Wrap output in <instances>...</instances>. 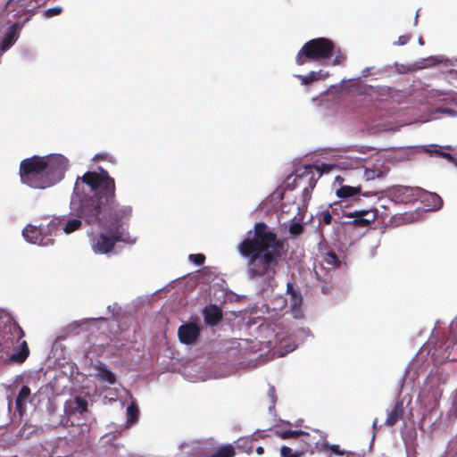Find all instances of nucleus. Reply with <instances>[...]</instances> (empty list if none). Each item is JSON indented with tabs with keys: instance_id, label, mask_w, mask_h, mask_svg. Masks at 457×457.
Here are the masks:
<instances>
[{
	"instance_id": "1",
	"label": "nucleus",
	"mask_w": 457,
	"mask_h": 457,
	"mask_svg": "<svg viewBox=\"0 0 457 457\" xmlns=\"http://www.w3.org/2000/svg\"><path fill=\"white\" fill-rule=\"evenodd\" d=\"M98 170L99 172L87 171L77 178L71 195V209L87 225L105 230L90 237L93 252L105 254L113 250L117 242L126 241L123 226L129 221L132 209L119 204L114 179L104 168L98 167Z\"/></svg>"
},
{
	"instance_id": "2",
	"label": "nucleus",
	"mask_w": 457,
	"mask_h": 457,
	"mask_svg": "<svg viewBox=\"0 0 457 457\" xmlns=\"http://www.w3.org/2000/svg\"><path fill=\"white\" fill-rule=\"evenodd\" d=\"M284 242L264 222L254 225L253 237L238 245L240 254L247 258L246 274L250 279L261 278L270 285L274 281L285 251Z\"/></svg>"
},
{
	"instance_id": "3",
	"label": "nucleus",
	"mask_w": 457,
	"mask_h": 457,
	"mask_svg": "<svg viewBox=\"0 0 457 457\" xmlns=\"http://www.w3.org/2000/svg\"><path fill=\"white\" fill-rule=\"evenodd\" d=\"M69 167V161L62 154L34 155L20 164L21 181L37 189H45L60 182Z\"/></svg>"
},
{
	"instance_id": "4",
	"label": "nucleus",
	"mask_w": 457,
	"mask_h": 457,
	"mask_svg": "<svg viewBox=\"0 0 457 457\" xmlns=\"http://www.w3.org/2000/svg\"><path fill=\"white\" fill-rule=\"evenodd\" d=\"M336 46L326 37H317L307 41L295 56V63L299 66L308 62H318L330 58L335 54Z\"/></svg>"
},
{
	"instance_id": "5",
	"label": "nucleus",
	"mask_w": 457,
	"mask_h": 457,
	"mask_svg": "<svg viewBox=\"0 0 457 457\" xmlns=\"http://www.w3.org/2000/svg\"><path fill=\"white\" fill-rule=\"evenodd\" d=\"M4 326L7 328V332H4V344H7V342L10 341L12 345H19V351L11 354L9 360L14 363H23L29 354L28 343L22 340L25 332L19 323L10 315H6Z\"/></svg>"
},
{
	"instance_id": "6",
	"label": "nucleus",
	"mask_w": 457,
	"mask_h": 457,
	"mask_svg": "<svg viewBox=\"0 0 457 457\" xmlns=\"http://www.w3.org/2000/svg\"><path fill=\"white\" fill-rule=\"evenodd\" d=\"M315 167L313 164L303 165V167H299L295 170L293 176H288L286 179V183L290 189L295 188L298 185H301L302 182L307 181L308 186H306L303 189V202H307L312 197V191L316 186L318 181V178L315 177L314 174Z\"/></svg>"
},
{
	"instance_id": "7",
	"label": "nucleus",
	"mask_w": 457,
	"mask_h": 457,
	"mask_svg": "<svg viewBox=\"0 0 457 457\" xmlns=\"http://www.w3.org/2000/svg\"><path fill=\"white\" fill-rule=\"evenodd\" d=\"M53 230H57L54 224H49L46 228L32 225L26 226L22 230L25 239L31 244L48 246L54 244Z\"/></svg>"
},
{
	"instance_id": "8",
	"label": "nucleus",
	"mask_w": 457,
	"mask_h": 457,
	"mask_svg": "<svg viewBox=\"0 0 457 457\" xmlns=\"http://www.w3.org/2000/svg\"><path fill=\"white\" fill-rule=\"evenodd\" d=\"M441 395L442 392L437 386H431L428 390L426 388L421 390L419 395V401L424 407L426 413H429L438 407Z\"/></svg>"
},
{
	"instance_id": "9",
	"label": "nucleus",
	"mask_w": 457,
	"mask_h": 457,
	"mask_svg": "<svg viewBox=\"0 0 457 457\" xmlns=\"http://www.w3.org/2000/svg\"><path fill=\"white\" fill-rule=\"evenodd\" d=\"M345 217L353 218L349 224L356 227H367L377 220L378 211L376 209L359 210L345 214Z\"/></svg>"
},
{
	"instance_id": "10",
	"label": "nucleus",
	"mask_w": 457,
	"mask_h": 457,
	"mask_svg": "<svg viewBox=\"0 0 457 457\" xmlns=\"http://www.w3.org/2000/svg\"><path fill=\"white\" fill-rule=\"evenodd\" d=\"M179 341L185 345L194 344L200 336V328L195 322H187L178 329Z\"/></svg>"
},
{
	"instance_id": "11",
	"label": "nucleus",
	"mask_w": 457,
	"mask_h": 457,
	"mask_svg": "<svg viewBox=\"0 0 457 457\" xmlns=\"http://www.w3.org/2000/svg\"><path fill=\"white\" fill-rule=\"evenodd\" d=\"M287 292L290 295V308L294 314V317L296 319L303 318V311H302V303L303 297L301 292L295 289L292 283H287Z\"/></svg>"
},
{
	"instance_id": "12",
	"label": "nucleus",
	"mask_w": 457,
	"mask_h": 457,
	"mask_svg": "<svg viewBox=\"0 0 457 457\" xmlns=\"http://www.w3.org/2000/svg\"><path fill=\"white\" fill-rule=\"evenodd\" d=\"M203 316L206 325L214 327L220 322L223 314L219 306L216 304H209L204 308Z\"/></svg>"
},
{
	"instance_id": "13",
	"label": "nucleus",
	"mask_w": 457,
	"mask_h": 457,
	"mask_svg": "<svg viewBox=\"0 0 457 457\" xmlns=\"http://www.w3.org/2000/svg\"><path fill=\"white\" fill-rule=\"evenodd\" d=\"M363 160L354 156L341 157L338 161V166L341 170H354L356 175L361 168Z\"/></svg>"
},
{
	"instance_id": "14",
	"label": "nucleus",
	"mask_w": 457,
	"mask_h": 457,
	"mask_svg": "<svg viewBox=\"0 0 457 457\" xmlns=\"http://www.w3.org/2000/svg\"><path fill=\"white\" fill-rule=\"evenodd\" d=\"M31 395L28 386H22L15 400V409L21 416L26 412V405Z\"/></svg>"
},
{
	"instance_id": "15",
	"label": "nucleus",
	"mask_w": 457,
	"mask_h": 457,
	"mask_svg": "<svg viewBox=\"0 0 457 457\" xmlns=\"http://www.w3.org/2000/svg\"><path fill=\"white\" fill-rule=\"evenodd\" d=\"M404 413L403 402L397 401L393 409L388 412L385 424L387 427L394 426L400 419L403 418Z\"/></svg>"
},
{
	"instance_id": "16",
	"label": "nucleus",
	"mask_w": 457,
	"mask_h": 457,
	"mask_svg": "<svg viewBox=\"0 0 457 457\" xmlns=\"http://www.w3.org/2000/svg\"><path fill=\"white\" fill-rule=\"evenodd\" d=\"M96 377L98 380L107 382L111 385L115 384L116 376L106 367V365L100 363L96 365Z\"/></svg>"
},
{
	"instance_id": "17",
	"label": "nucleus",
	"mask_w": 457,
	"mask_h": 457,
	"mask_svg": "<svg viewBox=\"0 0 457 457\" xmlns=\"http://www.w3.org/2000/svg\"><path fill=\"white\" fill-rule=\"evenodd\" d=\"M361 192V186L360 184L356 186H347L344 185L341 186L336 191V195L338 198H349L352 196H354L356 195H360Z\"/></svg>"
},
{
	"instance_id": "18",
	"label": "nucleus",
	"mask_w": 457,
	"mask_h": 457,
	"mask_svg": "<svg viewBox=\"0 0 457 457\" xmlns=\"http://www.w3.org/2000/svg\"><path fill=\"white\" fill-rule=\"evenodd\" d=\"M70 208H71V203L70 204ZM71 214L76 218L68 220L67 222L65 223V225L63 227V231L66 234H71V233L79 229L82 225V220L84 221V220L82 218H80L79 215H76L73 213L72 209H71Z\"/></svg>"
},
{
	"instance_id": "19",
	"label": "nucleus",
	"mask_w": 457,
	"mask_h": 457,
	"mask_svg": "<svg viewBox=\"0 0 457 457\" xmlns=\"http://www.w3.org/2000/svg\"><path fill=\"white\" fill-rule=\"evenodd\" d=\"M17 29H18V24H16V23H13L9 27L8 31L5 33V35L2 40V43H1L2 50L4 51V50L8 49L13 44V42L15 40V34H16Z\"/></svg>"
},
{
	"instance_id": "20",
	"label": "nucleus",
	"mask_w": 457,
	"mask_h": 457,
	"mask_svg": "<svg viewBox=\"0 0 457 457\" xmlns=\"http://www.w3.org/2000/svg\"><path fill=\"white\" fill-rule=\"evenodd\" d=\"M450 339L453 345L447 347L451 349L447 358L451 361H457V325L451 327Z\"/></svg>"
},
{
	"instance_id": "21",
	"label": "nucleus",
	"mask_w": 457,
	"mask_h": 457,
	"mask_svg": "<svg viewBox=\"0 0 457 457\" xmlns=\"http://www.w3.org/2000/svg\"><path fill=\"white\" fill-rule=\"evenodd\" d=\"M382 175V171L378 169H369L363 164L359 170L357 174L358 177L364 179L365 180H372L376 178H379Z\"/></svg>"
},
{
	"instance_id": "22",
	"label": "nucleus",
	"mask_w": 457,
	"mask_h": 457,
	"mask_svg": "<svg viewBox=\"0 0 457 457\" xmlns=\"http://www.w3.org/2000/svg\"><path fill=\"white\" fill-rule=\"evenodd\" d=\"M235 455V448L230 445H226L220 446L210 457H234Z\"/></svg>"
},
{
	"instance_id": "23",
	"label": "nucleus",
	"mask_w": 457,
	"mask_h": 457,
	"mask_svg": "<svg viewBox=\"0 0 457 457\" xmlns=\"http://www.w3.org/2000/svg\"><path fill=\"white\" fill-rule=\"evenodd\" d=\"M425 200L429 203L428 206L435 210L440 209L443 205L442 198L436 193H426Z\"/></svg>"
},
{
	"instance_id": "24",
	"label": "nucleus",
	"mask_w": 457,
	"mask_h": 457,
	"mask_svg": "<svg viewBox=\"0 0 457 457\" xmlns=\"http://www.w3.org/2000/svg\"><path fill=\"white\" fill-rule=\"evenodd\" d=\"M138 408L134 403L129 404L127 407V422L128 424L135 423L138 419Z\"/></svg>"
},
{
	"instance_id": "25",
	"label": "nucleus",
	"mask_w": 457,
	"mask_h": 457,
	"mask_svg": "<svg viewBox=\"0 0 457 457\" xmlns=\"http://www.w3.org/2000/svg\"><path fill=\"white\" fill-rule=\"evenodd\" d=\"M323 261H324V262H326L328 265H329L332 268H336V267L339 266V263H340L337 253L333 251H329V252L326 253L323 257Z\"/></svg>"
},
{
	"instance_id": "26",
	"label": "nucleus",
	"mask_w": 457,
	"mask_h": 457,
	"mask_svg": "<svg viewBox=\"0 0 457 457\" xmlns=\"http://www.w3.org/2000/svg\"><path fill=\"white\" fill-rule=\"evenodd\" d=\"M317 219L320 223H324L325 225H329L332 222V215L328 208L325 210L319 211L317 212Z\"/></svg>"
},
{
	"instance_id": "27",
	"label": "nucleus",
	"mask_w": 457,
	"mask_h": 457,
	"mask_svg": "<svg viewBox=\"0 0 457 457\" xmlns=\"http://www.w3.org/2000/svg\"><path fill=\"white\" fill-rule=\"evenodd\" d=\"M74 407L73 409L79 413H84L87 411V401L80 396H76L74 398Z\"/></svg>"
},
{
	"instance_id": "28",
	"label": "nucleus",
	"mask_w": 457,
	"mask_h": 457,
	"mask_svg": "<svg viewBox=\"0 0 457 457\" xmlns=\"http://www.w3.org/2000/svg\"><path fill=\"white\" fill-rule=\"evenodd\" d=\"M315 167L314 174L315 177L318 178V179L320 178V176L323 173H328L330 172L335 165L333 164H327V163H321L320 165H313Z\"/></svg>"
},
{
	"instance_id": "29",
	"label": "nucleus",
	"mask_w": 457,
	"mask_h": 457,
	"mask_svg": "<svg viewBox=\"0 0 457 457\" xmlns=\"http://www.w3.org/2000/svg\"><path fill=\"white\" fill-rule=\"evenodd\" d=\"M302 437V441L307 445V449L313 446H317L318 442L315 441V437L312 436L309 433L303 431V434L299 435Z\"/></svg>"
},
{
	"instance_id": "30",
	"label": "nucleus",
	"mask_w": 457,
	"mask_h": 457,
	"mask_svg": "<svg viewBox=\"0 0 457 457\" xmlns=\"http://www.w3.org/2000/svg\"><path fill=\"white\" fill-rule=\"evenodd\" d=\"M296 78L301 80L302 85L309 86L313 82L317 81L314 71H311L308 75H296Z\"/></svg>"
},
{
	"instance_id": "31",
	"label": "nucleus",
	"mask_w": 457,
	"mask_h": 457,
	"mask_svg": "<svg viewBox=\"0 0 457 457\" xmlns=\"http://www.w3.org/2000/svg\"><path fill=\"white\" fill-rule=\"evenodd\" d=\"M278 434L282 439H288L299 436V435L303 434V430H279Z\"/></svg>"
},
{
	"instance_id": "32",
	"label": "nucleus",
	"mask_w": 457,
	"mask_h": 457,
	"mask_svg": "<svg viewBox=\"0 0 457 457\" xmlns=\"http://www.w3.org/2000/svg\"><path fill=\"white\" fill-rule=\"evenodd\" d=\"M288 231L293 236H299L303 232V226L300 222H293L290 224Z\"/></svg>"
},
{
	"instance_id": "33",
	"label": "nucleus",
	"mask_w": 457,
	"mask_h": 457,
	"mask_svg": "<svg viewBox=\"0 0 457 457\" xmlns=\"http://www.w3.org/2000/svg\"><path fill=\"white\" fill-rule=\"evenodd\" d=\"M62 12V8L61 6H54L48 8L44 11V17L52 18L54 16H57Z\"/></svg>"
},
{
	"instance_id": "34",
	"label": "nucleus",
	"mask_w": 457,
	"mask_h": 457,
	"mask_svg": "<svg viewBox=\"0 0 457 457\" xmlns=\"http://www.w3.org/2000/svg\"><path fill=\"white\" fill-rule=\"evenodd\" d=\"M281 457H300L303 452L293 453L292 449L288 446H282L280 449Z\"/></svg>"
},
{
	"instance_id": "35",
	"label": "nucleus",
	"mask_w": 457,
	"mask_h": 457,
	"mask_svg": "<svg viewBox=\"0 0 457 457\" xmlns=\"http://www.w3.org/2000/svg\"><path fill=\"white\" fill-rule=\"evenodd\" d=\"M322 449L323 450H330L334 454L336 455H345V451H342L340 450V447L339 445H329L328 443L324 444L322 445Z\"/></svg>"
},
{
	"instance_id": "36",
	"label": "nucleus",
	"mask_w": 457,
	"mask_h": 457,
	"mask_svg": "<svg viewBox=\"0 0 457 457\" xmlns=\"http://www.w3.org/2000/svg\"><path fill=\"white\" fill-rule=\"evenodd\" d=\"M188 259L192 262H194L195 265H202V264H204V262L205 261V256L203 253H195V254H190L188 256Z\"/></svg>"
},
{
	"instance_id": "37",
	"label": "nucleus",
	"mask_w": 457,
	"mask_h": 457,
	"mask_svg": "<svg viewBox=\"0 0 457 457\" xmlns=\"http://www.w3.org/2000/svg\"><path fill=\"white\" fill-rule=\"evenodd\" d=\"M346 56L339 49L337 51L335 58L332 62L333 65H339L345 62Z\"/></svg>"
},
{
	"instance_id": "38",
	"label": "nucleus",
	"mask_w": 457,
	"mask_h": 457,
	"mask_svg": "<svg viewBox=\"0 0 457 457\" xmlns=\"http://www.w3.org/2000/svg\"><path fill=\"white\" fill-rule=\"evenodd\" d=\"M411 39V36L409 35H402L398 37V40L395 43V45L404 46Z\"/></svg>"
},
{
	"instance_id": "39",
	"label": "nucleus",
	"mask_w": 457,
	"mask_h": 457,
	"mask_svg": "<svg viewBox=\"0 0 457 457\" xmlns=\"http://www.w3.org/2000/svg\"><path fill=\"white\" fill-rule=\"evenodd\" d=\"M314 74L316 75L317 80L325 79L327 77H328V72L323 73L322 71H314Z\"/></svg>"
},
{
	"instance_id": "40",
	"label": "nucleus",
	"mask_w": 457,
	"mask_h": 457,
	"mask_svg": "<svg viewBox=\"0 0 457 457\" xmlns=\"http://www.w3.org/2000/svg\"><path fill=\"white\" fill-rule=\"evenodd\" d=\"M435 153H436L437 155L442 156V157H444V158H445V159H452V155H451L450 154H448V153L442 152V151H440V150H436Z\"/></svg>"
},
{
	"instance_id": "41",
	"label": "nucleus",
	"mask_w": 457,
	"mask_h": 457,
	"mask_svg": "<svg viewBox=\"0 0 457 457\" xmlns=\"http://www.w3.org/2000/svg\"><path fill=\"white\" fill-rule=\"evenodd\" d=\"M399 192H402L403 194L407 193L409 191H412L413 189L407 187H401L397 189Z\"/></svg>"
},
{
	"instance_id": "42",
	"label": "nucleus",
	"mask_w": 457,
	"mask_h": 457,
	"mask_svg": "<svg viewBox=\"0 0 457 457\" xmlns=\"http://www.w3.org/2000/svg\"><path fill=\"white\" fill-rule=\"evenodd\" d=\"M442 112L443 113H447V114H450V115L455 114V111H453L452 109H449V108L443 109Z\"/></svg>"
},
{
	"instance_id": "43",
	"label": "nucleus",
	"mask_w": 457,
	"mask_h": 457,
	"mask_svg": "<svg viewBox=\"0 0 457 457\" xmlns=\"http://www.w3.org/2000/svg\"><path fill=\"white\" fill-rule=\"evenodd\" d=\"M345 180V178L341 177V176H337L335 182H338L339 184H342Z\"/></svg>"
},
{
	"instance_id": "44",
	"label": "nucleus",
	"mask_w": 457,
	"mask_h": 457,
	"mask_svg": "<svg viewBox=\"0 0 457 457\" xmlns=\"http://www.w3.org/2000/svg\"><path fill=\"white\" fill-rule=\"evenodd\" d=\"M256 453H257V454H259V455L262 454V453H264V449H263V447H262V446H258V447L256 448Z\"/></svg>"
},
{
	"instance_id": "45",
	"label": "nucleus",
	"mask_w": 457,
	"mask_h": 457,
	"mask_svg": "<svg viewBox=\"0 0 457 457\" xmlns=\"http://www.w3.org/2000/svg\"><path fill=\"white\" fill-rule=\"evenodd\" d=\"M346 457H358V455L354 453H345Z\"/></svg>"
},
{
	"instance_id": "46",
	"label": "nucleus",
	"mask_w": 457,
	"mask_h": 457,
	"mask_svg": "<svg viewBox=\"0 0 457 457\" xmlns=\"http://www.w3.org/2000/svg\"><path fill=\"white\" fill-rule=\"evenodd\" d=\"M277 337H278V341H282V339L280 338L279 335H277Z\"/></svg>"
},
{
	"instance_id": "47",
	"label": "nucleus",
	"mask_w": 457,
	"mask_h": 457,
	"mask_svg": "<svg viewBox=\"0 0 457 457\" xmlns=\"http://www.w3.org/2000/svg\"><path fill=\"white\" fill-rule=\"evenodd\" d=\"M11 1H12V0H8L7 4H9L11 3Z\"/></svg>"
}]
</instances>
